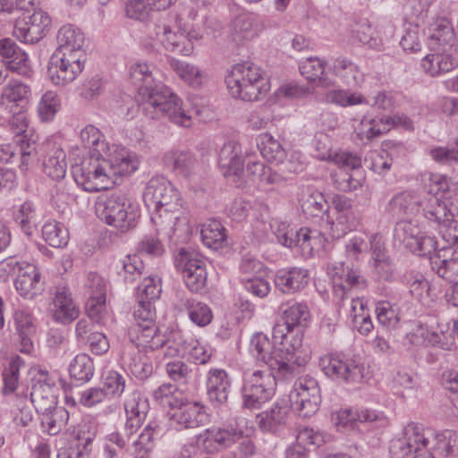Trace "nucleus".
<instances>
[{
    "instance_id": "1",
    "label": "nucleus",
    "mask_w": 458,
    "mask_h": 458,
    "mask_svg": "<svg viewBox=\"0 0 458 458\" xmlns=\"http://www.w3.org/2000/svg\"><path fill=\"white\" fill-rule=\"evenodd\" d=\"M155 65L138 61L131 64V81L138 87L142 112L149 119L167 118L174 124L190 127L191 115L182 108V100L166 85L157 81Z\"/></svg>"
},
{
    "instance_id": "2",
    "label": "nucleus",
    "mask_w": 458,
    "mask_h": 458,
    "mask_svg": "<svg viewBox=\"0 0 458 458\" xmlns=\"http://www.w3.org/2000/svg\"><path fill=\"white\" fill-rule=\"evenodd\" d=\"M143 202L157 233L172 237L181 220L182 199L175 186L165 176H153L146 184Z\"/></svg>"
},
{
    "instance_id": "3",
    "label": "nucleus",
    "mask_w": 458,
    "mask_h": 458,
    "mask_svg": "<svg viewBox=\"0 0 458 458\" xmlns=\"http://www.w3.org/2000/svg\"><path fill=\"white\" fill-rule=\"evenodd\" d=\"M318 365L327 377L345 386L363 383L369 373L364 358L357 353H330L321 357Z\"/></svg>"
},
{
    "instance_id": "4",
    "label": "nucleus",
    "mask_w": 458,
    "mask_h": 458,
    "mask_svg": "<svg viewBox=\"0 0 458 458\" xmlns=\"http://www.w3.org/2000/svg\"><path fill=\"white\" fill-rule=\"evenodd\" d=\"M225 83L232 97L243 101H256L267 89L262 71L250 63L235 64L225 77Z\"/></svg>"
},
{
    "instance_id": "5",
    "label": "nucleus",
    "mask_w": 458,
    "mask_h": 458,
    "mask_svg": "<svg viewBox=\"0 0 458 458\" xmlns=\"http://www.w3.org/2000/svg\"><path fill=\"white\" fill-rule=\"evenodd\" d=\"M98 217L123 232L135 226L136 212L125 194L120 191L99 195L95 203Z\"/></svg>"
},
{
    "instance_id": "6",
    "label": "nucleus",
    "mask_w": 458,
    "mask_h": 458,
    "mask_svg": "<svg viewBox=\"0 0 458 458\" xmlns=\"http://www.w3.org/2000/svg\"><path fill=\"white\" fill-rule=\"evenodd\" d=\"M434 432L418 423H409L404 427L402 437L391 440L389 454L391 458H435L428 450L429 437Z\"/></svg>"
},
{
    "instance_id": "7",
    "label": "nucleus",
    "mask_w": 458,
    "mask_h": 458,
    "mask_svg": "<svg viewBox=\"0 0 458 458\" xmlns=\"http://www.w3.org/2000/svg\"><path fill=\"white\" fill-rule=\"evenodd\" d=\"M108 163L105 156L90 154L88 157L72 167V177L84 191L89 192L107 190L112 186L106 171Z\"/></svg>"
},
{
    "instance_id": "8",
    "label": "nucleus",
    "mask_w": 458,
    "mask_h": 458,
    "mask_svg": "<svg viewBox=\"0 0 458 458\" xmlns=\"http://www.w3.org/2000/svg\"><path fill=\"white\" fill-rule=\"evenodd\" d=\"M276 378L283 379L271 370L246 372L242 387V406L250 410L259 409L275 394Z\"/></svg>"
},
{
    "instance_id": "9",
    "label": "nucleus",
    "mask_w": 458,
    "mask_h": 458,
    "mask_svg": "<svg viewBox=\"0 0 458 458\" xmlns=\"http://www.w3.org/2000/svg\"><path fill=\"white\" fill-rule=\"evenodd\" d=\"M249 352L256 361L267 365L269 370L276 372L283 379L293 378L295 374L296 366L288 363L284 357L274 346L268 336L262 332H256L250 340Z\"/></svg>"
},
{
    "instance_id": "10",
    "label": "nucleus",
    "mask_w": 458,
    "mask_h": 458,
    "mask_svg": "<svg viewBox=\"0 0 458 458\" xmlns=\"http://www.w3.org/2000/svg\"><path fill=\"white\" fill-rule=\"evenodd\" d=\"M174 263L191 293H199L205 289L208 279L206 261L198 251L181 248L174 256Z\"/></svg>"
},
{
    "instance_id": "11",
    "label": "nucleus",
    "mask_w": 458,
    "mask_h": 458,
    "mask_svg": "<svg viewBox=\"0 0 458 458\" xmlns=\"http://www.w3.org/2000/svg\"><path fill=\"white\" fill-rule=\"evenodd\" d=\"M293 409L300 417L309 418L317 413L321 403L318 380L309 375L300 377L290 394Z\"/></svg>"
},
{
    "instance_id": "12",
    "label": "nucleus",
    "mask_w": 458,
    "mask_h": 458,
    "mask_svg": "<svg viewBox=\"0 0 458 458\" xmlns=\"http://www.w3.org/2000/svg\"><path fill=\"white\" fill-rule=\"evenodd\" d=\"M30 403L33 404L36 413L43 411L64 409L57 406V400L53 393L55 380L50 377L47 369L39 366L30 367Z\"/></svg>"
},
{
    "instance_id": "13",
    "label": "nucleus",
    "mask_w": 458,
    "mask_h": 458,
    "mask_svg": "<svg viewBox=\"0 0 458 458\" xmlns=\"http://www.w3.org/2000/svg\"><path fill=\"white\" fill-rule=\"evenodd\" d=\"M218 168L221 174L237 188L243 187L245 181L244 157L240 143L228 140L218 152Z\"/></svg>"
},
{
    "instance_id": "14",
    "label": "nucleus",
    "mask_w": 458,
    "mask_h": 458,
    "mask_svg": "<svg viewBox=\"0 0 458 458\" xmlns=\"http://www.w3.org/2000/svg\"><path fill=\"white\" fill-rule=\"evenodd\" d=\"M86 59L68 57L53 54L50 57L47 74L56 86H64L72 82L83 71Z\"/></svg>"
},
{
    "instance_id": "15",
    "label": "nucleus",
    "mask_w": 458,
    "mask_h": 458,
    "mask_svg": "<svg viewBox=\"0 0 458 458\" xmlns=\"http://www.w3.org/2000/svg\"><path fill=\"white\" fill-rule=\"evenodd\" d=\"M174 410L171 418L180 429L196 428L208 421L207 408L200 401L189 400L182 396Z\"/></svg>"
},
{
    "instance_id": "16",
    "label": "nucleus",
    "mask_w": 458,
    "mask_h": 458,
    "mask_svg": "<svg viewBox=\"0 0 458 458\" xmlns=\"http://www.w3.org/2000/svg\"><path fill=\"white\" fill-rule=\"evenodd\" d=\"M108 163V172L112 186L117 183L120 177L131 175L139 166L136 156L123 147L112 145L110 150L104 154Z\"/></svg>"
},
{
    "instance_id": "17",
    "label": "nucleus",
    "mask_w": 458,
    "mask_h": 458,
    "mask_svg": "<svg viewBox=\"0 0 458 458\" xmlns=\"http://www.w3.org/2000/svg\"><path fill=\"white\" fill-rule=\"evenodd\" d=\"M37 155L44 157V173L53 180H60L66 174V155L63 148L54 140H46L34 148Z\"/></svg>"
},
{
    "instance_id": "18",
    "label": "nucleus",
    "mask_w": 458,
    "mask_h": 458,
    "mask_svg": "<svg viewBox=\"0 0 458 458\" xmlns=\"http://www.w3.org/2000/svg\"><path fill=\"white\" fill-rule=\"evenodd\" d=\"M173 337L174 345H169L167 353L170 356L188 355L195 364H207L212 356L210 347L201 344L192 337L184 338L180 331L170 333Z\"/></svg>"
},
{
    "instance_id": "19",
    "label": "nucleus",
    "mask_w": 458,
    "mask_h": 458,
    "mask_svg": "<svg viewBox=\"0 0 458 458\" xmlns=\"http://www.w3.org/2000/svg\"><path fill=\"white\" fill-rule=\"evenodd\" d=\"M244 435L242 428L233 426L226 428L210 427L203 430L196 437L198 445L207 451H212L217 447H230Z\"/></svg>"
},
{
    "instance_id": "20",
    "label": "nucleus",
    "mask_w": 458,
    "mask_h": 458,
    "mask_svg": "<svg viewBox=\"0 0 458 458\" xmlns=\"http://www.w3.org/2000/svg\"><path fill=\"white\" fill-rule=\"evenodd\" d=\"M331 206L336 216L332 223V230L336 237H342L348 232L357 228L359 219L355 215L352 207V200L344 194H334L331 198Z\"/></svg>"
},
{
    "instance_id": "21",
    "label": "nucleus",
    "mask_w": 458,
    "mask_h": 458,
    "mask_svg": "<svg viewBox=\"0 0 458 458\" xmlns=\"http://www.w3.org/2000/svg\"><path fill=\"white\" fill-rule=\"evenodd\" d=\"M206 388L208 399L215 408L226 406L232 391V378L224 369H210L207 374Z\"/></svg>"
},
{
    "instance_id": "22",
    "label": "nucleus",
    "mask_w": 458,
    "mask_h": 458,
    "mask_svg": "<svg viewBox=\"0 0 458 458\" xmlns=\"http://www.w3.org/2000/svg\"><path fill=\"white\" fill-rule=\"evenodd\" d=\"M121 359L124 368L139 380L148 379L154 372L153 355L132 344L124 346Z\"/></svg>"
},
{
    "instance_id": "23",
    "label": "nucleus",
    "mask_w": 458,
    "mask_h": 458,
    "mask_svg": "<svg viewBox=\"0 0 458 458\" xmlns=\"http://www.w3.org/2000/svg\"><path fill=\"white\" fill-rule=\"evenodd\" d=\"M13 115L9 121L10 128L13 133V142L19 147V154L21 156L20 169L26 173L29 170V138L26 134L29 127L28 107L13 108Z\"/></svg>"
},
{
    "instance_id": "24",
    "label": "nucleus",
    "mask_w": 458,
    "mask_h": 458,
    "mask_svg": "<svg viewBox=\"0 0 458 458\" xmlns=\"http://www.w3.org/2000/svg\"><path fill=\"white\" fill-rule=\"evenodd\" d=\"M56 40L58 47L53 54L86 59V51L83 48L85 38L79 28L72 24L62 26L57 32Z\"/></svg>"
},
{
    "instance_id": "25",
    "label": "nucleus",
    "mask_w": 458,
    "mask_h": 458,
    "mask_svg": "<svg viewBox=\"0 0 458 458\" xmlns=\"http://www.w3.org/2000/svg\"><path fill=\"white\" fill-rule=\"evenodd\" d=\"M272 337L281 355L284 357V360L296 366L295 354L302 345L301 334L290 329L283 321L273 327Z\"/></svg>"
},
{
    "instance_id": "26",
    "label": "nucleus",
    "mask_w": 458,
    "mask_h": 458,
    "mask_svg": "<svg viewBox=\"0 0 458 458\" xmlns=\"http://www.w3.org/2000/svg\"><path fill=\"white\" fill-rule=\"evenodd\" d=\"M434 53L427 55L420 66L425 73L434 77L447 72L458 66V48L449 47V51L430 47Z\"/></svg>"
},
{
    "instance_id": "27",
    "label": "nucleus",
    "mask_w": 458,
    "mask_h": 458,
    "mask_svg": "<svg viewBox=\"0 0 458 458\" xmlns=\"http://www.w3.org/2000/svg\"><path fill=\"white\" fill-rule=\"evenodd\" d=\"M162 436L161 425L156 420L149 421L139 436L131 440L130 456L131 458H150L156 448V442Z\"/></svg>"
},
{
    "instance_id": "28",
    "label": "nucleus",
    "mask_w": 458,
    "mask_h": 458,
    "mask_svg": "<svg viewBox=\"0 0 458 458\" xmlns=\"http://www.w3.org/2000/svg\"><path fill=\"white\" fill-rule=\"evenodd\" d=\"M275 287L284 294L303 290L309 283V271L303 267H290L278 269L274 278Z\"/></svg>"
},
{
    "instance_id": "29",
    "label": "nucleus",
    "mask_w": 458,
    "mask_h": 458,
    "mask_svg": "<svg viewBox=\"0 0 458 458\" xmlns=\"http://www.w3.org/2000/svg\"><path fill=\"white\" fill-rule=\"evenodd\" d=\"M290 408L287 402H277L271 408L257 415L259 428L268 434H279L287 423Z\"/></svg>"
},
{
    "instance_id": "30",
    "label": "nucleus",
    "mask_w": 458,
    "mask_h": 458,
    "mask_svg": "<svg viewBox=\"0 0 458 458\" xmlns=\"http://www.w3.org/2000/svg\"><path fill=\"white\" fill-rule=\"evenodd\" d=\"M52 312L54 319L64 325L72 323L79 317V307L68 287L58 285L55 288Z\"/></svg>"
},
{
    "instance_id": "31",
    "label": "nucleus",
    "mask_w": 458,
    "mask_h": 458,
    "mask_svg": "<svg viewBox=\"0 0 458 458\" xmlns=\"http://www.w3.org/2000/svg\"><path fill=\"white\" fill-rule=\"evenodd\" d=\"M156 38L165 47V49L176 52L182 55H190L193 52V44L185 38V34L181 28L178 32L173 31L166 23L160 21L155 24Z\"/></svg>"
},
{
    "instance_id": "32",
    "label": "nucleus",
    "mask_w": 458,
    "mask_h": 458,
    "mask_svg": "<svg viewBox=\"0 0 458 458\" xmlns=\"http://www.w3.org/2000/svg\"><path fill=\"white\" fill-rule=\"evenodd\" d=\"M128 338L131 344L151 355L154 351L159 350L165 345H167V348L169 345H175L173 342V337H167L157 326L150 327L147 326L145 329L136 333L134 337ZM165 354L169 355L167 352Z\"/></svg>"
},
{
    "instance_id": "33",
    "label": "nucleus",
    "mask_w": 458,
    "mask_h": 458,
    "mask_svg": "<svg viewBox=\"0 0 458 458\" xmlns=\"http://www.w3.org/2000/svg\"><path fill=\"white\" fill-rule=\"evenodd\" d=\"M124 410L125 428L137 431L143 424L149 411L148 400L140 391H133L124 402Z\"/></svg>"
},
{
    "instance_id": "34",
    "label": "nucleus",
    "mask_w": 458,
    "mask_h": 458,
    "mask_svg": "<svg viewBox=\"0 0 458 458\" xmlns=\"http://www.w3.org/2000/svg\"><path fill=\"white\" fill-rule=\"evenodd\" d=\"M429 47L449 51L458 48L455 45V34L451 21L445 17H437L428 27Z\"/></svg>"
},
{
    "instance_id": "35",
    "label": "nucleus",
    "mask_w": 458,
    "mask_h": 458,
    "mask_svg": "<svg viewBox=\"0 0 458 458\" xmlns=\"http://www.w3.org/2000/svg\"><path fill=\"white\" fill-rule=\"evenodd\" d=\"M386 210L393 217L401 220L414 216L420 212V195L407 191L397 193L389 200Z\"/></svg>"
},
{
    "instance_id": "36",
    "label": "nucleus",
    "mask_w": 458,
    "mask_h": 458,
    "mask_svg": "<svg viewBox=\"0 0 458 458\" xmlns=\"http://www.w3.org/2000/svg\"><path fill=\"white\" fill-rule=\"evenodd\" d=\"M179 311H186L188 318L194 325L204 327L209 325L213 319V312L210 307L197 299L182 297L176 303Z\"/></svg>"
},
{
    "instance_id": "37",
    "label": "nucleus",
    "mask_w": 458,
    "mask_h": 458,
    "mask_svg": "<svg viewBox=\"0 0 458 458\" xmlns=\"http://www.w3.org/2000/svg\"><path fill=\"white\" fill-rule=\"evenodd\" d=\"M165 162L171 165L175 174L191 180L196 174L198 162L194 155L188 151L172 150L165 155Z\"/></svg>"
},
{
    "instance_id": "38",
    "label": "nucleus",
    "mask_w": 458,
    "mask_h": 458,
    "mask_svg": "<svg viewBox=\"0 0 458 458\" xmlns=\"http://www.w3.org/2000/svg\"><path fill=\"white\" fill-rule=\"evenodd\" d=\"M299 202L303 214L310 217H320L330 208L324 194L314 187H307Z\"/></svg>"
},
{
    "instance_id": "39",
    "label": "nucleus",
    "mask_w": 458,
    "mask_h": 458,
    "mask_svg": "<svg viewBox=\"0 0 458 458\" xmlns=\"http://www.w3.org/2000/svg\"><path fill=\"white\" fill-rule=\"evenodd\" d=\"M0 55L4 58H12L6 63L11 72L21 75L29 73L27 54L20 51L16 44L11 38L0 40Z\"/></svg>"
},
{
    "instance_id": "40",
    "label": "nucleus",
    "mask_w": 458,
    "mask_h": 458,
    "mask_svg": "<svg viewBox=\"0 0 458 458\" xmlns=\"http://www.w3.org/2000/svg\"><path fill=\"white\" fill-rule=\"evenodd\" d=\"M35 422L39 424L43 433L49 436H56L69 420V412L65 409H57L55 411H43L36 413Z\"/></svg>"
},
{
    "instance_id": "41",
    "label": "nucleus",
    "mask_w": 458,
    "mask_h": 458,
    "mask_svg": "<svg viewBox=\"0 0 458 458\" xmlns=\"http://www.w3.org/2000/svg\"><path fill=\"white\" fill-rule=\"evenodd\" d=\"M420 211L427 219L437 223L440 226L446 221V199L428 193L423 197L420 196Z\"/></svg>"
},
{
    "instance_id": "42",
    "label": "nucleus",
    "mask_w": 458,
    "mask_h": 458,
    "mask_svg": "<svg viewBox=\"0 0 458 458\" xmlns=\"http://www.w3.org/2000/svg\"><path fill=\"white\" fill-rule=\"evenodd\" d=\"M133 318L135 323L128 328V337H134L136 333L148 327L156 326V310L153 303L148 301H138L134 308Z\"/></svg>"
},
{
    "instance_id": "43",
    "label": "nucleus",
    "mask_w": 458,
    "mask_h": 458,
    "mask_svg": "<svg viewBox=\"0 0 458 458\" xmlns=\"http://www.w3.org/2000/svg\"><path fill=\"white\" fill-rule=\"evenodd\" d=\"M282 320L295 332H300V327L306 325L310 318L308 306L303 302H293L281 305Z\"/></svg>"
},
{
    "instance_id": "44",
    "label": "nucleus",
    "mask_w": 458,
    "mask_h": 458,
    "mask_svg": "<svg viewBox=\"0 0 458 458\" xmlns=\"http://www.w3.org/2000/svg\"><path fill=\"white\" fill-rule=\"evenodd\" d=\"M95 372L93 360L86 353L76 355L69 365V374L77 386L90 381Z\"/></svg>"
},
{
    "instance_id": "45",
    "label": "nucleus",
    "mask_w": 458,
    "mask_h": 458,
    "mask_svg": "<svg viewBox=\"0 0 458 458\" xmlns=\"http://www.w3.org/2000/svg\"><path fill=\"white\" fill-rule=\"evenodd\" d=\"M200 233L203 243L210 249L217 250L227 246L225 228L218 220L212 219L204 224Z\"/></svg>"
},
{
    "instance_id": "46",
    "label": "nucleus",
    "mask_w": 458,
    "mask_h": 458,
    "mask_svg": "<svg viewBox=\"0 0 458 458\" xmlns=\"http://www.w3.org/2000/svg\"><path fill=\"white\" fill-rule=\"evenodd\" d=\"M421 233L419 226L410 220H400L394 230V240L400 248L409 250L416 248L417 241Z\"/></svg>"
},
{
    "instance_id": "47",
    "label": "nucleus",
    "mask_w": 458,
    "mask_h": 458,
    "mask_svg": "<svg viewBox=\"0 0 458 458\" xmlns=\"http://www.w3.org/2000/svg\"><path fill=\"white\" fill-rule=\"evenodd\" d=\"M325 101L341 107L369 104L361 93L342 89L328 90L325 94Z\"/></svg>"
},
{
    "instance_id": "48",
    "label": "nucleus",
    "mask_w": 458,
    "mask_h": 458,
    "mask_svg": "<svg viewBox=\"0 0 458 458\" xmlns=\"http://www.w3.org/2000/svg\"><path fill=\"white\" fill-rule=\"evenodd\" d=\"M42 237L51 247L64 248L70 239L68 229L65 225L55 220L48 221L42 226Z\"/></svg>"
},
{
    "instance_id": "49",
    "label": "nucleus",
    "mask_w": 458,
    "mask_h": 458,
    "mask_svg": "<svg viewBox=\"0 0 458 458\" xmlns=\"http://www.w3.org/2000/svg\"><path fill=\"white\" fill-rule=\"evenodd\" d=\"M81 139L84 146L90 149V154L103 156L110 150V146L106 141L104 134L94 125L85 126L81 131Z\"/></svg>"
},
{
    "instance_id": "50",
    "label": "nucleus",
    "mask_w": 458,
    "mask_h": 458,
    "mask_svg": "<svg viewBox=\"0 0 458 458\" xmlns=\"http://www.w3.org/2000/svg\"><path fill=\"white\" fill-rule=\"evenodd\" d=\"M436 444L433 446L443 458H458V432L445 430L433 435Z\"/></svg>"
},
{
    "instance_id": "51",
    "label": "nucleus",
    "mask_w": 458,
    "mask_h": 458,
    "mask_svg": "<svg viewBox=\"0 0 458 458\" xmlns=\"http://www.w3.org/2000/svg\"><path fill=\"white\" fill-rule=\"evenodd\" d=\"M258 147L262 157L270 163L277 165L286 157V152L281 143L269 133L259 136Z\"/></svg>"
},
{
    "instance_id": "52",
    "label": "nucleus",
    "mask_w": 458,
    "mask_h": 458,
    "mask_svg": "<svg viewBox=\"0 0 458 458\" xmlns=\"http://www.w3.org/2000/svg\"><path fill=\"white\" fill-rule=\"evenodd\" d=\"M333 70L349 86H357L363 81V73L355 64L346 58L335 59Z\"/></svg>"
},
{
    "instance_id": "53",
    "label": "nucleus",
    "mask_w": 458,
    "mask_h": 458,
    "mask_svg": "<svg viewBox=\"0 0 458 458\" xmlns=\"http://www.w3.org/2000/svg\"><path fill=\"white\" fill-rule=\"evenodd\" d=\"M326 62L319 58H307L299 65L300 72L310 81H318L322 87L328 86L330 83L325 76Z\"/></svg>"
},
{
    "instance_id": "54",
    "label": "nucleus",
    "mask_w": 458,
    "mask_h": 458,
    "mask_svg": "<svg viewBox=\"0 0 458 458\" xmlns=\"http://www.w3.org/2000/svg\"><path fill=\"white\" fill-rule=\"evenodd\" d=\"M170 64L176 74L190 86L198 88L202 85L205 75L196 65L175 59Z\"/></svg>"
},
{
    "instance_id": "55",
    "label": "nucleus",
    "mask_w": 458,
    "mask_h": 458,
    "mask_svg": "<svg viewBox=\"0 0 458 458\" xmlns=\"http://www.w3.org/2000/svg\"><path fill=\"white\" fill-rule=\"evenodd\" d=\"M51 18L42 9H33L30 14V44L38 43L49 32Z\"/></svg>"
},
{
    "instance_id": "56",
    "label": "nucleus",
    "mask_w": 458,
    "mask_h": 458,
    "mask_svg": "<svg viewBox=\"0 0 458 458\" xmlns=\"http://www.w3.org/2000/svg\"><path fill=\"white\" fill-rule=\"evenodd\" d=\"M61 107V99L55 92L48 90L45 92L38 102L37 113L41 122L47 123L54 119Z\"/></svg>"
},
{
    "instance_id": "57",
    "label": "nucleus",
    "mask_w": 458,
    "mask_h": 458,
    "mask_svg": "<svg viewBox=\"0 0 458 458\" xmlns=\"http://www.w3.org/2000/svg\"><path fill=\"white\" fill-rule=\"evenodd\" d=\"M351 316H352L353 327L360 335H367L371 332L374 326L369 314L365 310L362 300L352 299Z\"/></svg>"
},
{
    "instance_id": "58",
    "label": "nucleus",
    "mask_w": 458,
    "mask_h": 458,
    "mask_svg": "<svg viewBox=\"0 0 458 458\" xmlns=\"http://www.w3.org/2000/svg\"><path fill=\"white\" fill-rule=\"evenodd\" d=\"M122 262L118 275L125 284H132L145 274V266L138 255H127Z\"/></svg>"
},
{
    "instance_id": "59",
    "label": "nucleus",
    "mask_w": 458,
    "mask_h": 458,
    "mask_svg": "<svg viewBox=\"0 0 458 458\" xmlns=\"http://www.w3.org/2000/svg\"><path fill=\"white\" fill-rule=\"evenodd\" d=\"M352 39L367 46L371 49L380 51L384 47L383 39L377 32L368 24L357 26L352 32Z\"/></svg>"
},
{
    "instance_id": "60",
    "label": "nucleus",
    "mask_w": 458,
    "mask_h": 458,
    "mask_svg": "<svg viewBox=\"0 0 458 458\" xmlns=\"http://www.w3.org/2000/svg\"><path fill=\"white\" fill-rule=\"evenodd\" d=\"M327 270V273L332 279L335 296L340 301L344 300L345 293L344 284L348 281L349 273H351V270H353V267L345 266L343 262H341L336 265L328 266Z\"/></svg>"
},
{
    "instance_id": "61",
    "label": "nucleus",
    "mask_w": 458,
    "mask_h": 458,
    "mask_svg": "<svg viewBox=\"0 0 458 458\" xmlns=\"http://www.w3.org/2000/svg\"><path fill=\"white\" fill-rule=\"evenodd\" d=\"M375 312L377 322L388 330L397 328L400 323L399 311L387 301L377 302Z\"/></svg>"
},
{
    "instance_id": "62",
    "label": "nucleus",
    "mask_w": 458,
    "mask_h": 458,
    "mask_svg": "<svg viewBox=\"0 0 458 458\" xmlns=\"http://www.w3.org/2000/svg\"><path fill=\"white\" fill-rule=\"evenodd\" d=\"M85 310L88 318L94 323L101 326L107 323L109 314L106 309V297H88Z\"/></svg>"
},
{
    "instance_id": "63",
    "label": "nucleus",
    "mask_w": 458,
    "mask_h": 458,
    "mask_svg": "<svg viewBox=\"0 0 458 458\" xmlns=\"http://www.w3.org/2000/svg\"><path fill=\"white\" fill-rule=\"evenodd\" d=\"M255 34L253 20L250 17H239L233 23L230 37L233 42L240 44L251 39Z\"/></svg>"
},
{
    "instance_id": "64",
    "label": "nucleus",
    "mask_w": 458,
    "mask_h": 458,
    "mask_svg": "<svg viewBox=\"0 0 458 458\" xmlns=\"http://www.w3.org/2000/svg\"><path fill=\"white\" fill-rule=\"evenodd\" d=\"M403 281L408 285L411 294L416 299L421 300L425 295L429 296L430 285L422 274L408 272L403 276Z\"/></svg>"
}]
</instances>
